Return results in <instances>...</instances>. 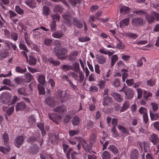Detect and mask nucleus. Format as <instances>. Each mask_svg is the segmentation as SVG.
Returning a JSON list of instances; mask_svg holds the SVG:
<instances>
[{"label":"nucleus","instance_id":"nucleus-16","mask_svg":"<svg viewBox=\"0 0 159 159\" xmlns=\"http://www.w3.org/2000/svg\"><path fill=\"white\" fill-rule=\"evenodd\" d=\"M150 139L151 141L154 144H156L159 143V140L157 135L156 134H151L150 136Z\"/></svg>","mask_w":159,"mask_h":159},{"label":"nucleus","instance_id":"nucleus-43","mask_svg":"<svg viewBox=\"0 0 159 159\" xmlns=\"http://www.w3.org/2000/svg\"><path fill=\"white\" fill-rule=\"evenodd\" d=\"M38 81L41 84L43 85L45 83V77L43 75H39L38 78Z\"/></svg>","mask_w":159,"mask_h":159},{"label":"nucleus","instance_id":"nucleus-15","mask_svg":"<svg viewBox=\"0 0 159 159\" xmlns=\"http://www.w3.org/2000/svg\"><path fill=\"white\" fill-rule=\"evenodd\" d=\"M73 23L74 25L77 28H81L83 26L82 23L80 22V20L77 18H73L72 19Z\"/></svg>","mask_w":159,"mask_h":159},{"label":"nucleus","instance_id":"nucleus-52","mask_svg":"<svg viewBox=\"0 0 159 159\" xmlns=\"http://www.w3.org/2000/svg\"><path fill=\"white\" fill-rule=\"evenodd\" d=\"M38 88L39 91V93L40 94H43L45 93V89L42 85L41 84H38Z\"/></svg>","mask_w":159,"mask_h":159},{"label":"nucleus","instance_id":"nucleus-23","mask_svg":"<svg viewBox=\"0 0 159 159\" xmlns=\"http://www.w3.org/2000/svg\"><path fill=\"white\" fill-rule=\"evenodd\" d=\"M62 91L61 89L58 90L56 93V96L57 98L60 99L61 102L62 103L65 101L62 95Z\"/></svg>","mask_w":159,"mask_h":159},{"label":"nucleus","instance_id":"nucleus-62","mask_svg":"<svg viewBox=\"0 0 159 159\" xmlns=\"http://www.w3.org/2000/svg\"><path fill=\"white\" fill-rule=\"evenodd\" d=\"M117 40L119 41V42L116 45L117 48L119 49H123L125 47L124 44L120 42L119 39H117Z\"/></svg>","mask_w":159,"mask_h":159},{"label":"nucleus","instance_id":"nucleus-54","mask_svg":"<svg viewBox=\"0 0 159 159\" xmlns=\"http://www.w3.org/2000/svg\"><path fill=\"white\" fill-rule=\"evenodd\" d=\"M63 9V8L59 5H56L53 9L54 11L59 12H62Z\"/></svg>","mask_w":159,"mask_h":159},{"label":"nucleus","instance_id":"nucleus-11","mask_svg":"<svg viewBox=\"0 0 159 159\" xmlns=\"http://www.w3.org/2000/svg\"><path fill=\"white\" fill-rule=\"evenodd\" d=\"M45 102L48 105L52 107H53L56 104L53 98L52 97L47 98L45 100Z\"/></svg>","mask_w":159,"mask_h":159},{"label":"nucleus","instance_id":"nucleus-38","mask_svg":"<svg viewBox=\"0 0 159 159\" xmlns=\"http://www.w3.org/2000/svg\"><path fill=\"white\" fill-rule=\"evenodd\" d=\"M126 36L128 37L130 39H136L138 36L137 34L131 32H127L125 34Z\"/></svg>","mask_w":159,"mask_h":159},{"label":"nucleus","instance_id":"nucleus-13","mask_svg":"<svg viewBox=\"0 0 159 159\" xmlns=\"http://www.w3.org/2000/svg\"><path fill=\"white\" fill-rule=\"evenodd\" d=\"M130 157L131 159H138L139 157V154L137 149H133L132 150L130 154Z\"/></svg>","mask_w":159,"mask_h":159},{"label":"nucleus","instance_id":"nucleus-35","mask_svg":"<svg viewBox=\"0 0 159 159\" xmlns=\"http://www.w3.org/2000/svg\"><path fill=\"white\" fill-rule=\"evenodd\" d=\"M112 101V98L108 96H105L103 98V105L104 106L107 105L109 103L111 102Z\"/></svg>","mask_w":159,"mask_h":159},{"label":"nucleus","instance_id":"nucleus-26","mask_svg":"<svg viewBox=\"0 0 159 159\" xmlns=\"http://www.w3.org/2000/svg\"><path fill=\"white\" fill-rule=\"evenodd\" d=\"M78 52L75 51L72 54H70L68 57V59L70 61H73L75 60L76 57L78 55Z\"/></svg>","mask_w":159,"mask_h":159},{"label":"nucleus","instance_id":"nucleus-1","mask_svg":"<svg viewBox=\"0 0 159 159\" xmlns=\"http://www.w3.org/2000/svg\"><path fill=\"white\" fill-rule=\"evenodd\" d=\"M2 137L4 144L5 146H6V147L5 148L3 147L0 146V151L4 154H6L10 150V147L7 145L8 143L9 138L7 134L6 133H5L3 134Z\"/></svg>","mask_w":159,"mask_h":159},{"label":"nucleus","instance_id":"nucleus-51","mask_svg":"<svg viewBox=\"0 0 159 159\" xmlns=\"http://www.w3.org/2000/svg\"><path fill=\"white\" fill-rule=\"evenodd\" d=\"M79 132V130H70L69 131V134L70 137H72L77 134Z\"/></svg>","mask_w":159,"mask_h":159},{"label":"nucleus","instance_id":"nucleus-36","mask_svg":"<svg viewBox=\"0 0 159 159\" xmlns=\"http://www.w3.org/2000/svg\"><path fill=\"white\" fill-rule=\"evenodd\" d=\"M29 61L28 62L30 65H35L36 62V59L32 55H30V54H29Z\"/></svg>","mask_w":159,"mask_h":159},{"label":"nucleus","instance_id":"nucleus-39","mask_svg":"<svg viewBox=\"0 0 159 159\" xmlns=\"http://www.w3.org/2000/svg\"><path fill=\"white\" fill-rule=\"evenodd\" d=\"M118 57L116 54L112 56L111 58V65L112 66L118 60Z\"/></svg>","mask_w":159,"mask_h":159},{"label":"nucleus","instance_id":"nucleus-33","mask_svg":"<svg viewBox=\"0 0 159 159\" xmlns=\"http://www.w3.org/2000/svg\"><path fill=\"white\" fill-rule=\"evenodd\" d=\"M102 11H98L95 15L91 16L90 19L92 21L94 22L95 20L98 19V17L102 15Z\"/></svg>","mask_w":159,"mask_h":159},{"label":"nucleus","instance_id":"nucleus-49","mask_svg":"<svg viewBox=\"0 0 159 159\" xmlns=\"http://www.w3.org/2000/svg\"><path fill=\"white\" fill-rule=\"evenodd\" d=\"M111 132L112 133V135L114 137H116L118 136V132L115 126L112 127L111 129Z\"/></svg>","mask_w":159,"mask_h":159},{"label":"nucleus","instance_id":"nucleus-12","mask_svg":"<svg viewBox=\"0 0 159 159\" xmlns=\"http://www.w3.org/2000/svg\"><path fill=\"white\" fill-rule=\"evenodd\" d=\"M130 106L129 102L128 100L125 101L123 104L120 110V112H124L127 110Z\"/></svg>","mask_w":159,"mask_h":159},{"label":"nucleus","instance_id":"nucleus-4","mask_svg":"<svg viewBox=\"0 0 159 159\" xmlns=\"http://www.w3.org/2000/svg\"><path fill=\"white\" fill-rule=\"evenodd\" d=\"M19 47L20 50H23V51L21 52V54L25 58L26 62H28V58L27 54V53L29 52L28 49L25 45L21 43L19 44Z\"/></svg>","mask_w":159,"mask_h":159},{"label":"nucleus","instance_id":"nucleus-18","mask_svg":"<svg viewBox=\"0 0 159 159\" xmlns=\"http://www.w3.org/2000/svg\"><path fill=\"white\" fill-rule=\"evenodd\" d=\"M152 12V11L149 14L146 13L145 16L146 19L149 24L152 23L155 20V18Z\"/></svg>","mask_w":159,"mask_h":159},{"label":"nucleus","instance_id":"nucleus-59","mask_svg":"<svg viewBox=\"0 0 159 159\" xmlns=\"http://www.w3.org/2000/svg\"><path fill=\"white\" fill-rule=\"evenodd\" d=\"M15 10L16 12L19 14H22L24 13V11L18 6H16Z\"/></svg>","mask_w":159,"mask_h":159},{"label":"nucleus","instance_id":"nucleus-32","mask_svg":"<svg viewBox=\"0 0 159 159\" xmlns=\"http://www.w3.org/2000/svg\"><path fill=\"white\" fill-rule=\"evenodd\" d=\"M63 33L61 31H59L53 33L52 34V36L56 38H60L63 35Z\"/></svg>","mask_w":159,"mask_h":159},{"label":"nucleus","instance_id":"nucleus-30","mask_svg":"<svg viewBox=\"0 0 159 159\" xmlns=\"http://www.w3.org/2000/svg\"><path fill=\"white\" fill-rule=\"evenodd\" d=\"M28 122L30 126L35 124L36 120L34 116L32 115L28 117Z\"/></svg>","mask_w":159,"mask_h":159},{"label":"nucleus","instance_id":"nucleus-2","mask_svg":"<svg viewBox=\"0 0 159 159\" xmlns=\"http://www.w3.org/2000/svg\"><path fill=\"white\" fill-rule=\"evenodd\" d=\"M54 51L56 54V56L61 59H63V58L61 56L63 55H65L67 53L68 51L66 48H60L59 49H57L55 48H54Z\"/></svg>","mask_w":159,"mask_h":159},{"label":"nucleus","instance_id":"nucleus-40","mask_svg":"<svg viewBox=\"0 0 159 159\" xmlns=\"http://www.w3.org/2000/svg\"><path fill=\"white\" fill-rule=\"evenodd\" d=\"M106 85V82L104 80H98L97 85L101 89L104 88Z\"/></svg>","mask_w":159,"mask_h":159},{"label":"nucleus","instance_id":"nucleus-61","mask_svg":"<svg viewBox=\"0 0 159 159\" xmlns=\"http://www.w3.org/2000/svg\"><path fill=\"white\" fill-rule=\"evenodd\" d=\"M14 111V107L11 106L6 111V113L8 116H10L12 114Z\"/></svg>","mask_w":159,"mask_h":159},{"label":"nucleus","instance_id":"nucleus-37","mask_svg":"<svg viewBox=\"0 0 159 159\" xmlns=\"http://www.w3.org/2000/svg\"><path fill=\"white\" fill-rule=\"evenodd\" d=\"M25 3L30 7L33 8L35 7V2L34 0H26Z\"/></svg>","mask_w":159,"mask_h":159},{"label":"nucleus","instance_id":"nucleus-58","mask_svg":"<svg viewBox=\"0 0 159 159\" xmlns=\"http://www.w3.org/2000/svg\"><path fill=\"white\" fill-rule=\"evenodd\" d=\"M51 17L53 20V21H56L59 20L60 16L58 14H53L51 15Z\"/></svg>","mask_w":159,"mask_h":159},{"label":"nucleus","instance_id":"nucleus-31","mask_svg":"<svg viewBox=\"0 0 159 159\" xmlns=\"http://www.w3.org/2000/svg\"><path fill=\"white\" fill-rule=\"evenodd\" d=\"M39 150V148L36 145L32 146L29 149V151L32 153H35L38 152Z\"/></svg>","mask_w":159,"mask_h":159},{"label":"nucleus","instance_id":"nucleus-47","mask_svg":"<svg viewBox=\"0 0 159 159\" xmlns=\"http://www.w3.org/2000/svg\"><path fill=\"white\" fill-rule=\"evenodd\" d=\"M133 13L139 15H146L147 12L145 10H137L133 11Z\"/></svg>","mask_w":159,"mask_h":159},{"label":"nucleus","instance_id":"nucleus-7","mask_svg":"<svg viewBox=\"0 0 159 159\" xmlns=\"http://www.w3.org/2000/svg\"><path fill=\"white\" fill-rule=\"evenodd\" d=\"M147 109L144 107H141L139 110V111L141 114H143V120L144 123L146 124L148 120V117L147 112Z\"/></svg>","mask_w":159,"mask_h":159},{"label":"nucleus","instance_id":"nucleus-42","mask_svg":"<svg viewBox=\"0 0 159 159\" xmlns=\"http://www.w3.org/2000/svg\"><path fill=\"white\" fill-rule=\"evenodd\" d=\"M130 11L129 8L125 6L122 7L120 9V12L122 13H128Z\"/></svg>","mask_w":159,"mask_h":159},{"label":"nucleus","instance_id":"nucleus-64","mask_svg":"<svg viewBox=\"0 0 159 159\" xmlns=\"http://www.w3.org/2000/svg\"><path fill=\"white\" fill-rule=\"evenodd\" d=\"M2 83L4 84H6L9 86H11L12 85L11 80L8 79H5L3 80Z\"/></svg>","mask_w":159,"mask_h":159},{"label":"nucleus","instance_id":"nucleus-17","mask_svg":"<svg viewBox=\"0 0 159 159\" xmlns=\"http://www.w3.org/2000/svg\"><path fill=\"white\" fill-rule=\"evenodd\" d=\"M112 96L113 98L118 102H121L123 100V98L122 95L116 93H113Z\"/></svg>","mask_w":159,"mask_h":159},{"label":"nucleus","instance_id":"nucleus-6","mask_svg":"<svg viewBox=\"0 0 159 159\" xmlns=\"http://www.w3.org/2000/svg\"><path fill=\"white\" fill-rule=\"evenodd\" d=\"M132 25L135 27L142 25L143 23V20L140 17L133 18L131 21Z\"/></svg>","mask_w":159,"mask_h":159},{"label":"nucleus","instance_id":"nucleus-44","mask_svg":"<svg viewBox=\"0 0 159 159\" xmlns=\"http://www.w3.org/2000/svg\"><path fill=\"white\" fill-rule=\"evenodd\" d=\"M148 41L147 40H139L138 39L136 41H134L133 43L134 44H137L138 45H143L147 43Z\"/></svg>","mask_w":159,"mask_h":159},{"label":"nucleus","instance_id":"nucleus-50","mask_svg":"<svg viewBox=\"0 0 159 159\" xmlns=\"http://www.w3.org/2000/svg\"><path fill=\"white\" fill-rule=\"evenodd\" d=\"M149 113L151 119L152 120H155L158 119V116L157 113H152L151 111Z\"/></svg>","mask_w":159,"mask_h":159},{"label":"nucleus","instance_id":"nucleus-53","mask_svg":"<svg viewBox=\"0 0 159 159\" xmlns=\"http://www.w3.org/2000/svg\"><path fill=\"white\" fill-rule=\"evenodd\" d=\"M49 9L47 7L44 6L43 9V13L44 15L47 16L49 13Z\"/></svg>","mask_w":159,"mask_h":159},{"label":"nucleus","instance_id":"nucleus-46","mask_svg":"<svg viewBox=\"0 0 159 159\" xmlns=\"http://www.w3.org/2000/svg\"><path fill=\"white\" fill-rule=\"evenodd\" d=\"M24 38L25 41L28 46H30L31 44V42L30 39V35L27 33L25 32L24 34Z\"/></svg>","mask_w":159,"mask_h":159},{"label":"nucleus","instance_id":"nucleus-63","mask_svg":"<svg viewBox=\"0 0 159 159\" xmlns=\"http://www.w3.org/2000/svg\"><path fill=\"white\" fill-rule=\"evenodd\" d=\"M52 42V40L50 39H46L44 40V43L45 45L48 46H49Z\"/></svg>","mask_w":159,"mask_h":159},{"label":"nucleus","instance_id":"nucleus-10","mask_svg":"<svg viewBox=\"0 0 159 159\" xmlns=\"http://www.w3.org/2000/svg\"><path fill=\"white\" fill-rule=\"evenodd\" d=\"M26 104L23 101L17 103L16 106V111H21L24 110L26 107Z\"/></svg>","mask_w":159,"mask_h":159},{"label":"nucleus","instance_id":"nucleus-48","mask_svg":"<svg viewBox=\"0 0 159 159\" xmlns=\"http://www.w3.org/2000/svg\"><path fill=\"white\" fill-rule=\"evenodd\" d=\"M65 110V107L64 106H60L57 107L54 109V111L59 113L62 112L64 111Z\"/></svg>","mask_w":159,"mask_h":159},{"label":"nucleus","instance_id":"nucleus-24","mask_svg":"<svg viewBox=\"0 0 159 159\" xmlns=\"http://www.w3.org/2000/svg\"><path fill=\"white\" fill-rule=\"evenodd\" d=\"M9 55L8 51L6 49H1L0 50V56L3 58H7Z\"/></svg>","mask_w":159,"mask_h":159},{"label":"nucleus","instance_id":"nucleus-57","mask_svg":"<svg viewBox=\"0 0 159 159\" xmlns=\"http://www.w3.org/2000/svg\"><path fill=\"white\" fill-rule=\"evenodd\" d=\"M112 84L113 85L116 87L119 86L120 84V80L117 78L115 79Z\"/></svg>","mask_w":159,"mask_h":159},{"label":"nucleus","instance_id":"nucleus-55","mask_svg":"<svg viewBox=\"0 0 159 159\" xmlns=\"http://www.w3.org/2000/svg\"><path fill=\"white\" fill-rule=\"evenodd\" d=\"M15 70L17 72L20 73H23L25 72L26 69V68L24 69H22L20 66H17L16 67Z\"/></svg>","mask_w":159,"mask_h":159},{"label":"nucleus","instance_id":"nucleus-28","mask_svg":"<svg viewBox=\"0 0 159 159\" xmlns=\"http://www.w3.org/2000/svg\"><path fill=\"white\" fill-rule=\"evenodd\" d=\"M108 149L114 154L118 153L119 150L118 148L114 145H110L108 147Z\"/></svg>","mask_w":159,"mask_h":159},{"label":"nucleus","instance_id":"nucleus-25","mask_svg":"<svg viewBox=\"0 0 159 159\" xmlns=\"http://www.w3.org/2000/svg\"><path fill=\"white\" fill-rule=\"evenodd\" d=\"M80 121V118L77 116L74 117L71 120L72 123L74 126H77L79 125Z\"/></svg>","mask_w":159,"mask_h":159},{"label":"nucleus","instance_id":"nucleus-29","mask_svg":"<svg viewBox=\"0 0 159 159\" xmlns=\"http://www.w3.org/2000/svg\"><path fill=\"white\" fill-rule=\"evenodd\" d=\"M143 97L147 101L149 100L152 98V94L151 92H149L144 90Z\"/></svg>","mask_w":159,"mask_h":159},{"label":"nucleus","instance_id":"nucleus-56","mask_svg":"<svg viewBox=\"0 0 159 159\" xmlns=\"http://www.w3.org/2000/svg\"><path fill=\"white\" fill-rule=\"evenodd\" d=\"M147 84L150 86H153L156 84L155 80L152 79H150L147 81Z\"/></svg>","mask_w":159,"mask_h":159},{"label":"nucleus","instance_id":"nucleus-21","mask_svg":"<svg viewBox=\"0 0 159 159\" xmlns=\"http://www.w3.org/2000/svg\"><path fill=\"white\" fill-rule=\"evenodd\" d=\"M71 70L76 73L80 71L79 63L75 62L73 63L71 66Z\"/></svg>","mask_w":159,"mask_h":159},{"label":"nucleus","instance_id":"nucleus-60","mask_svg":"<svg viewBox=\"0 0 159 159\" xmlns=\"http://www.w3.org/2000/svg\"><path fill=\"white\" fill-rule=\"evenodd\" d=\"M136 91L138 94L137 98H141L143 94V91L142 89L140 88H138L136 89Z\"/></svg>","mask_w":159,"mask_h":159},{"label":"nucleus","instance_id":"nucleus-45","mask_svg":"<svg viewBox=\"0 0 159 159\" xmlns=\"http://www.w3.org/2000/svg\"><path fill=\"white\" fill-rule=\"evenodd\" d=\"M78 73H79V79L77 80L79 83H81L84 80V75L81 70L78 72Z\"/></svg>","mask_w":159,"mask_h":159},{"label":"nucleus","instance_id":"nucleus-34","mask_svg":"<svg viewBox=\"0 0 159 159\" xmlns=\"http://www.w3.org/2000/svg\"><path fill=\"white\" fill-rule=\"evenodd\" d=\"M102 159H110L111 157V155L110 152L107 151L103 152L102 154Z\"/></svg>","mask_w":159,"mask_h":159},{"label":"nucleus","instance_id":"nucleus-19","mask_svg":"<svg viewBox=\"0 0 159 159\" xmlns=\"http://www.w3.org/2000/svg\"><path fill=\"white\" fill-rule=\"evenodd\" d=\"M96 58L98 62L100 64H104L106 62V58L102 55H100L97 56L96 57Z\"/></svg>","mask_w":159,"mask_h":159},{"label":"nucleus","instance_id":"nucleus-27","mask_svg":"<svg viewBox=\"0 0 159 159\" xmlns=\"http://www.w3.org/2000/svg\"><path fill=\"white\" fill-rule=\"evenodd\" d=\"M64 22L68 25H70V17L69 15H67L65 14L62 16Z\"/></svg>","mask_w":159,"mask_h":159},{"label":"nucleus","instance_id":"nucleus-5","mask_svg":"<svg viewBox=\"0 0 159 159\" xmlns=\"http://www.w3.org/2000/svg\"><path fill=\"white\" fill-rule=\"evenodd\" d=\"M124 93L125 94V98L127 100L132 99L134 97V91L131 88H127L125 89Z\"/></svg>","mask_w":159,"mask_h":159},{"label":"nucleus","instance_id":"nucleus-41","mask_svg":"<svg viewBox=\"0 0 159 159\" xmlns=\"http://www.w3.org/2000/svg\"><path fill=\"white\" fill-rule=\"evenodd\" d=\"M118 129L122 132L123 134L127 135L128 134V131L126 128L121 125H119L118 126Z\"/></svg>","mask_w":159,"mask_h":159},{"label":"nucleus","instance_id":"nucleus-3","mask_svg":"<svg viewBox=\"0 0 159 159\" xmlns=\"http://www.w3.org/2000/svg\"><path fill=\"white\" fill-rule=\"evenodd\" d=\"M19 47L20 50H23V51L21 52V54L25 58L26 62H28V58L27 54V53L29 52L28 49L25 45L21 43L19 44Z\"/></svg>","mask_w":159,"mask_h":159},{"label":"nucleus","instance_id":"nucleus-9","mask_svg":"<svg viewBox=\"0 0 159 159\" xmlns=\"http://www.w3.org/2000/svg\"><path fill=\"white\" fill-rule=\"evenodd\" d=\"M24 138L22 136L20 135L16 137L14 142L15 145L17 148H19L23 143Z\"/></svg>","mask_w":159,"mask_h":159},{"label":"nucleus","instance_id":"nucleus-22","mask_svg":"<svg viewBox=\"0 0 159 159\" xmlns=\"http://www.w3.org/2000/svg\"><path fill=\"white\" fill-rule=\"evenodd\" d=\"M129 18H125L121 21L120 23V27L121 28L125 26H128L129 24Z\"/></svg>","mask_w":159,"mask_h":159},{"label":"nucleus","instance_id":"nucleus-14","mask_svg":"<svg viewBox=\"0 0 159 159\" xmlns=\"http://www.w3.org/2000/svg\"><path fill=\"white\" fill-rule=\"evenodd\" d=\"M82 144L83 149L86 152H89L91 148V144L89 143H88L84 140L82 141Z\"/></svg>","mask_w":159,"mask_h":159},{"label":"nucleus","instance_id":"nucleus-8","mask_svg":"<svg viewBox=\"0 0 159 159\" xmlns=\"http://www.w3.org/2000/svg\"><path fill=\"white\" fill-rule=\"evenodd\" d=\"M28 141L30 143H32L33 141H35L40 142V145L41 146L42 144L43 139L40 138V134L38 133V134H37L36 135V136L31 137L29 138Z\"/></svg>","mask_w":159,"mask_h":159},{"label":"nucleus","instance_id":"nucleus-20","mask_svg":"<svg viewBox=\"0 0 159 159\" xmlns=\"http://www.w3.org/2000/svg\"><path fill=\"white\" fill-rule=\"evenodd\" d=\"M26 88L24 87L18 88L17 90V93L19 95L28 96V94L26 93Z\"/></svg>","mask_w":159,"mask_h":159}]
</instances>
